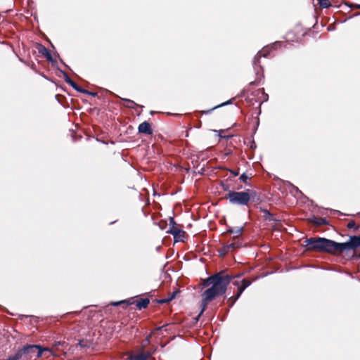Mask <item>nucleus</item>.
Masks as SVG:
<instances>
[{
  "instance_id": "1",
  "label": "nucleus",
  "mask_w": 360,
  "mask_h": 360,
  "mask_svg": "<svg viewBox=\"0 0 360 360\" xmlns=\"http://www.w3.org/2000/svg\"><path fill=\"white\" fill-rule=\"evenodd\" d=\"M304 243L309 251L329 254L342 253L347 250H354L360 248V236H351L349 240L345 243H338L322 237H311L307 238Z\"/></svg>"
},
{
  "instance_id": "2",
  "label": "nucleus",
  "mask_w": 360,
  "mask_h": 360,
  "mask_svg": "<svg viewBox=\"0 0 360 360\" xmlns=\"http://www.w3.org/2000/svg\"><path fill=\"white\" fill-rule=\"evenodd\" d=\"M233 278V277L228 274H224L223 272H218L205 279L204 285H211V287L205 290L202 294V300L200 304L202 309L199 313V316H201L205 310L208 302L226 292L227 286Z\"/></svg>"
},
{
  "instance_id": "3",
  "label": "nucleus",
  "mask_w": 360,
  "mask_h": 360,
  "mask_svg": "<svg viewBox=\"0 0 360 360\" xmlns=\"http://www.w3.org/2000/svg\"><path fill=\"white\" fill-rule=\"evenodd\" d=\"M256 197L255 191L246 189L243 191H229L225 198L231 205L248 206L251 200L255 201Z\"/></svg>"
},
{
  "instance_id": "4",
  "label": "nucleus",
  "mask_w": 360,
  "mask_h": 360,
  "mask_svg": "<svg viewBox=\"0 0 360 360\" xmlns=\"http://www.w3.org/2000/svg\"><path fill=\"white\" fill-rule=\"evenodd\" d=\"M23 351L27 359H31L32 357L40 358L43 352H51L50 349L43 347L39 345H26L23 346Z\"/></svg>"
},
{
  "instance_id": "5",
  "label": "nucleus",
  "mask_w": 360,
  "mask_h": 360,
  "mask_svg": "<svg viewBox=\"0 0 360 360\" xmlns=\"http://www.w3.org/2000/svg\"><path fill=\"white\" fill-rule=\"evenodd\" d=\"M236 280L233 282V284L238 287V292L235 296L231 297L229 301L231 302V307L239 299L243 291L251 284V282L246 279L238 280L240 276H236Z\"/></svg>"
},
{
  "instance_id": "6",
  "label": "nucleus",
  "mask_w": 360,
  "mask_h": 360,
  "mask_svg": "<svg viewBox=\"0 0 360 360\" xmlns=\"http://www.w3.org/2000/svg\"><path fill=\"white\" fill-rule=\"evenodd\" d=\"M236 280L233 282V284L238 287V292L235 296L231 297L229 301L231 302V307L239 299L243 291L251 284V282L246 279L238 280L240 276H236Z\"/></svg>"
},
{
  "instance_id": "7",
  "label": "nucleus",
  "mask_w": 360,
  "mask_h": 360,
  "mask_svg": "<svg viewBox=\"0 0 360 360\" xmlns=\"http://www.w3.org/2000/svg\"><path fill=\"white\" fill-rule=\"evenodd\" d=\"M236 280L233 282V284L238 287V292L235 296L231 297L229 301L231 302V307L239 299L243 291L251 284V282L246 279L238 280L240 276H236Z\"/></svg>"
},
{
  "instance_id": "8",
  "label": "nucleus",
  "mask_w": 360,
  "mask_h": 360,
  "mask_svg": "<svg viewBox=\"0 0 360 360\" xmlns=\"http://www.w3.org/2000/svg\"><path fill=\"white\" fill-rule=\"evenodd\" d=\"M236 280L233 282V284L238 287V292L235 296L231 297L229 301L231 302V307L239 299L243 291L251 284V282L246 279L238 280L240 276H236Z\"/></svg>"
},
{
  "instance_id": "9",
  "label": "nucleus",
  "mask_w": 360,
  "mask_h": 360,
  "mask_svg": "<svg viewBox=\"0 0 360 360\" xmlns=\"http://www.w3.org/2000/svg\"><path fill=\"white\" fill-rule=\"evenodd\" d=\"M236 280L233 282V284L238 287V292L235 296L231 297L229 301L231 302V307L239 299L243 291L251 284V282L246 279L238 280L240 276H236Z\"/></svg>"
},
{
  "instance_id": "10",
  "label": "nucleus",
  "mask_w": 360,
  "mask_h": 360,
  "mask_svg": "<svg viewBox=\"0 0 360 360\" xmlns=\"http://www.w3.org/2000/svg\"><path fill=\"white\" fill-rule=\"evenodd\" d=\"M269 54V48H264L262 51H259L254 58L253 68L257 75H259L262 71V68L259 65V59L261 57H266Z\"/></svg>"
},
{
  "instance_id": "11",
  "label": "nucleus",
  "mask_w": 360,
  "mask_h": 360,
  "mask_svg": "<svg viewBox=\"0 0 360 360\" xmlns=\"http://www.w3.org/2000/svg\"><path fill=\"white\" fill-rule=\"evenodd\" d=\"M174 236L176 242H183L185 239L186 232L181 229H178L176 226L172 225L169 229L167 231Z\"/></svg>"
},
{
  "instance_id": "12",
  "label": "nucleus",
  "mask_w": 360,
  "mask_h": 360,
  "mask_svg": "<svg viewBox=\"0 0 360 360\" xmlns=\"http://www.w3.org/2000/svg\"><path fill=\"white\" fill-rule=\"evenodd\" d=\"M138 130L141 134H145L147 135H150L153 134V129L151 128L150 124L146 121L139 124Z\"/></svg>"
},
{
  "instance_id": "13",
  "label": "nucleus",
  "mask_w": 360,
  "mask_h": 360,
  "mask_svg": "<svg viewBox=\"0 0 360 360\" xmlns=\"http://www.w3.org/2000/svg\"><path fill=\"white\" fill-rule=\"evenodd\" d=\"M308 221L316 226L328 224V221L326 218L323 217H316L315 216H312L308 219Z\"/></svg>"
},
{
  "instance_id": "14",
  "label": "nucleus",
  "mask_w": 360,
  "mask_h": 360,
  "mask_svg": "<svg viewBox=\"0 0 360 360\" xmlns=\"http://www.w3.org/2000/svg\"><path fill=\"white\" fill-rule=\"evenodd\" d=\"M150 300L148 298H140L136 301V307L139 309H145L148 307Z\"/></svg>"
},
{
  "instance_id": "15",
  "label": "nucleus",
  "mask_w": 360,
  "mask_h": 360,
  "mask_svg": "<svg viewBox=\"0 0 360 360\" xmlns=\"http://www.w3.org/2000/svg\"><path fill=\"white\" fill-rule=\"evenodd\" d=\"M243 231V227H235V228H230L228 229V232L233 234V238H238L241 233Z\"/></svg>"
},
{
  "instance_id": "16",
  "label": "nucleus",
  "mask_w": 360,
  "mask_h": 360,
  "mask_svg": "<svg viewBox=\"0 0 360 360\" xmlns=\"http://www.w3.org/2000/svg\"><path fill=\"white\" fill-rule=\"evenodd\" d=\"M75 90H76L78 92L83 93L88 95H92L94 96L96 94L91 93L82 87H80L75 82L72 84L71 86Z\"/></svg>"
},
{
  "instance_id": "17",
  "label": "nucleus",
  "mask_w": 360,
  "mask_h": 360,
  "mask_svg": "<svg viewBox=\"0 0 360 360\" xmlns=\"http://www.w3.org/2000/svg\"><path fill=\"white\" fill-rule=\"evenodd\" d=\"M241 245H242L241 243H240L239 241L232 242V243L225 245V249L226 251H230L231 250L237 249V248L241 247Z\"/></svg>"
},
{
  "instance_id": "18",
  "label": "nucleus",
  "mask_w": 360,
  "mask_h": 360,
  "mask_svg": "<svg viewBox=\"0 0 360 360\" xmlns=\"http://www.w3.org/2000/svg\"><path fill=\"white\" fill-rule=\"evenodd\" d=\"M179 292V291H178V290L174 291L171 293V295L169 296H168L167 298L162 299V300H159L158 302L160 304L168 303L170 301H172L173 299H174Z\"/></svg>"
},
{
  "instance_id": "19",
  "label": "nucleus",
  "mask_w": 360,
  "mask_h": 360,
  "mask_svg": "<svg viewBox=\"0 0 360 360\" xmlns=\"http://www.w3.org/2000/svg\"><path fill=\"white\" fill-rule=\"evenodd\" d=\"M126 103L124 104V106L130 109H134L136 106H140L136 104L134 101L128 99V98H122Z\"/></svg>"
},
{
  "instance_id": "20",
  "label": "nucleus",
  "mask_w": 360,
  "mask_h": 360,
  "mask_svg": "<svg viewBox=\"0 0 360 360\" xmlns=\"http://www.w3.org/2000/svg\"><path fill=\"white\" fill-rule=\"evenodd\" d=\"M148 355L144 353H141L138 355H132L129 358V360H146Z\"/></svg>"
},
{
  "instance_id": "21",
  "label": "nucleus",
  "mask_w": 360,
  "mask_h": 360,
  "mask_svg": "<svg viewBox=\"0 0 360 360\" xmlns=\"http://www.w3.org/2000/svg\"><path fill=\"white\" fill-rule=\"evenodd\" d=\"M262 212L264 213V217L266 220L268 221H274V215L266 209H262Z\"/></svg>"
},
{
  "instance_id": "22",
  "label": "nucleus",
  "mask_w": 360,
  "mask_h": 360,
  "mask_svg": "<svg viewBox=\"0 0 360 360\" xmlns=\"http://www.w3.org/2000/svg\"><path fill=\"white\" fill-rule=\"evenodd\" d=\"M14 356L17 360H19L22 357H25V352L23 351V347L21 349H18L17 352L14 354Z\"/></svg>"
},
{
  "instance_id": "23",
  "label": "nucleus",
  "mask_w": 360,
  "mask_h": 360,
  "mask_svg": "<svg viewBox=\"0 0 360 360\" xmlns=\"http://www.w3.org/2000/svg\"><path fill=\"white\" fill-rule=\"evenodd\" d=\"M319 4L321 8H327L330 6V3L329 0H318Z\"/></svg>"
},
{
  "instance_id": "24",
  "label": "nucleus",
  "mask_w": 360,
  "mask_h": 360,
  "mask_svg": "<svg viewBox=\"0 0 360 360\" xmlns=\"http://www.w3.org/2000/svg\"><path fill=\"white\" fill-rule=\"evenodd\" d=\"M285 183L291 188V192H295V193H299L300 195L302 194V193L299 190V188L297 186H294L289 181H286Z\"/></svg>"
},
{
  "instance_id": "25",
  "label": "nucleus",
  "mask_w": 360,
  "mask_h": 360,
  "mask_svg": "<svg viewBox=\"0 0 360 360\" xmlns=\"http://www.w3.org/2000/svg\"><path fill=\"white\" fill-rule=\"evenodd\" d=\"M347 227L348 229H354L355 231L359 229V226H356L354 221L352 220L348 224Z\"/></svg>"
},
{
  "instance_id": "26",
  "label": "nucleus",
  "mask_w": 360,
  "mask_h": 360,
  "mask_svg": "<svg viewBox=\"0 0 360 360\" xmlns=\"http://www.w3.org/2000/svg\"><path fill=\"white\" fill-rule=\"evenodd\" d=\"M230 103H231V101H227V102H225V103H221V104H220V105H217V106H215V107L212 108V109H210V110H209L205 111L204 112H205V114H208V113H210V112H212L213 110H214V109H216V108H219V107H221V106H224V105H228V104H229Z\"/></svg>"
},
{
  "instance_id": "27",
  "label": "nucleus",
  "mask_w": 360,
  "mask_h": 360,
  "mask_svg": "<svg viewBox=\"0 0 360 360\" xmlns=\"http://www.w3.org/2000/svg\"><path fill=\"white\" fill-rule=\"evenodd\" d=\"M239 179L241 181L247 184V181L250 177L245 173H243Z\"/></svg>"
},
{
  "instance_id": "28",
  "label": "nucleus",
  "mask_w": 360,
  "mask_h": 360,
  "mask_svg": "<svg viewBox=\"0 0 360 360\" xmlns=\"http://www.w3.org/2000/svg\"><path fill=\"white\" fill-rule=\"evenodd\" d=\"M43 54L46 56V58L48 60H50V61L52 60V57H51V53L45 48H44V52L43 53Z\"/></svg>"
},
{
  "instance_id": "29",
  "label": "nucleus",
  "mask_w": 360,
  "mask_h": 360,
  "mask_svg": "<svg viewBox=\"0 0 360 360\" xmlns=\"http://www.w3.org/2000/svg\"><path fill=\"white\" fill-rule=\"evenodd\" d=\"M229 251H226L225 249V245L223 246L221 250L220 251V255L224 256L226 254H227Z\"/></svg>"
},
{
  "instance_id": "30",
  "label": "nucleus",
  "mask_w": 360,
  "mask_h": 360,
  "mask_svg": "<svg viewBox=\"0 0 360 360\" xmlns=\"http://www.w3.org/2000/svg\"><path fill=\"white\" fill-rule=\"evenodd\" d=\"M230 172L233 174V176H236L239 174V172L237 170H230Z\"/></svg>"
},
{
  "instance_id": "31",
  "label": "nucleus",
  "mask_w": 360,
  "mask_h": 360,
  "mask_svg": "<svg viewBox=\"0 0 360 360\" xmlns=\"http://www.w3.org/2000/svg\"><path fill=\"white\" fill-rule=\"evenodd\" d=\"M195 172L200 174H205L204 167H202L200 170L195 171Z\"/></svg>"
},
{
  "instance_id": "32",
  "label": "nucleus",
  "mask_w": 360,
  "mask_h": 360,
  "mask_svg": "<svg viewBox=\"0 0 360 360\" xmlns=\"http://www.w3.org/2000/svg\"><path fill=\"white\" fill-rule=\"evenodd\" d=\"M172 225L175 226L176 225V222L174 221V219L171 217L170 218L169 227H171Z\"/></svg>"
},
{
  "instance_id": "33",
  "label": "nucleus",
  "mask_w": 360,
  "mask_h": 360,
  "mask_svg": "<svg viewBox=\"0 0 360 360\" xmlns=\"http://www.w3.org/2000/svg\"><path fill=\"white\" fill-rule=\"evenodd\" d=\"M79 345L81 347H86V345L83 344V342L82 340L79 341Z\"/></svg>"
},
{
  "instance_id": "34",
  "label": "nucleus",
  "mask_w": 360,
  "mask_h": 360,
  "mask_svg": "<svg viewBox=\"0 0 360 360\" xmlns=\"http://www.w3.org/2000/svg\"><path fill=\"white\" fill-rule=\"evenodd\" d=\"M70 78V77L66 73H64V80H65V82H66V79H68Z\"/></svg>"
},
{
  "instance_id": "35",
  "label": "nucleus",
  "mask_w": 360,
  "mask_h": 360,
  "mask_svg": "<svg viewBox=\"0 0 360 360\" xmlns=\"http://www.w3.org/2000/svg\"><path fill=\"white\" fill-rule=\"evenodd\" d=\"M72 79L71 78H70V79H66V82H66L67 84H69V83H70V82H72Z\"/></svg>"
},
{
  "instance_id": "36",
  "label": "nucleus",
  "mask_w": 360,
  "mask_h": 360,
  "mask_svg": "<svg viewBox=\"0 0 360 360\" xmlns=\"http://www.w3.org/2000/svg\"><path fill=\"white\" fill-rule=\"evenodd\" d=\"M198 162V159H194V160L192 161V163L193 165H195V163H197Z\"/></svg>"
},
{
  "instance_id": "37",
  "label": "nucleus",
  "mask_w": 360,
  "mask_h": 360,
  "mask_svg": "<svg viewBox=\"0 0 360 360\" xmlns=\"http://www.w3.org/2000/svg\"><path fill=\"white\" fill-rule=\"evenodd\" d=\"M258 124H259V121H257V126H258ZM257 127H255V131L257 130Z\"/></svg>"
},
{
  "instance_id": "38",
  "label": "nucleus",
  "mask_w": 360,
  "mask_h": 360,
  "mask_svg": "<svg viewBox=\"0 0 360 360\" xmlns=\"http://www.w3.org/2000/svg\"><path fill=\"white\" fill-rule=\"evenodd\" d=\"M75 82L73 80H72V82L70 83H69V85L72 86V84L74 83Z\"/></svg>"
},
{
  "instance_id": "39",
  "label": "nucleus",
  "mask_w": 360,
  "mask_h": 360,
  "mask_svg": "<svg viewBox=\"0 0 360 360\" xmlns=\"http://www.w3.org/2000/svg\"><path fill=\"white\" fill-rule=\"evenodd\" d=\"M118 304H119V302H115V303H113V305H115V306H117V305H118Z\"/></svg>"
},
{
  "instance_id": "40",
  "label": "nucleus",
  "mask_w": 360,
  "mask_h": 360,
  "mask_svg": "<svg viewBox=\"0 0 360 360\" xmlns=\"http://www.w3.org/2000/svg\"><path fill=\"white\" fill-rule=\"evenodd\" d=\"M356 7L360 8V5H356Z\"/></svg>"
},
{
  "instance_id": "41",
  "label": "nucleus",
  "mask_w": 360,
  "mask_h": 360,
  "mask_svg": "<svg viewBox=\"0 0 360 360\" xmlns=\"http://www.w3.org/2000/svg\"><path fill=\"white\" fill-rule=\"evenodd\" d=\"M255 83V82H252L250 83V84H254Z\"/></svg>"
},
{
  "instance_id": "42",
  "label": "nucleus",
  "mask_w": 360,
  "mask_h": 360,
  "mask_svg": "<svg viewBox=\"0 0 360 360\" xmlns=\"http://www.w3.org/2000/svg\"><path fill=\"white\" fill-rule=\"evenodd\" d=\"M277 180L281 181H282V180H281V179H279V178H277Z\"/></svg>"
},
{
  "instance_id": "43",
  "label": "nucleus",
  "mask_w": 360,
  "mask_h": 360,
  "mask_svg": "<svg viewBox=\"0 0 360 360\" xmlns=\"http://www.w3.org/2000/svg\"><path fill=\"white\" fill-rule=\"evenodd\" d=\"M228 189V187L227 188H224V190L226 191Z\"/></svg>"
}]
</instances>
